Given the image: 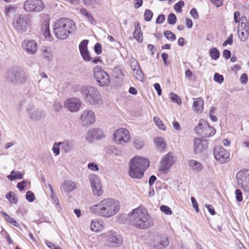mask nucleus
Here are the masks:
<instances>
[{
    "label": "nucleus",
    "mask_w": 249,
    "mask_h": 249,
    "mask_svg": "<svg viewBox=\"0 0 249 249\" xmlns=\"http://www.w3.org/2000/svg\"><path fill=\"white\" fill-rule=\"evenodd\" d=\"M160 209L161 212L166 214L169 215L172 213V210L168 206L162 205L160 206Z\"/></svg>",
    "instance_id": "nucleus-48"
},
{
    "label": "nucleus",
    "mask_w": 249,
    "mask_h": 249,
    "mask_svg": "<svg viewBox=\"0 0 249 249\" xmlns=\"http://www.w3.org/2000/svg\"><path fill=\"white\" fill-rule=\"evenodd\" d=\"M175 162L173 154L169 152L160 160V168L161 171L166 172L169 169Z\"/></svg>",
    "instance_id": "nucleus-16"
},
{
    "label": "nucleus",
    "mask_w": 249,
    "mask_h": 249,
    "mask_svg": "<svg viewBox=\"0 0 249 249\" xmlns=\"http://www.w3.org/2000/svg\"><path fill=\"white\" fill-rule=\"evenodd\" d=\"M23 7L26 12L38 13L44 9L45 4L41 0H27Z\"/></svg>",
    "instance_id": "nucleus-9"
},
{
    "label": "nucleus",
    "mask_w": 249,
    "mask_h": 249,
    "mask_svg": "<svg viewBox=\"0 0 249 249\" xmlns=\"http://www.w3.org/2000/svg\"><path fill=\"white\" fill-rule=\"evenodd\" d=\"M185 74L186 77L189 78L190 80H194L196 78L195 75L193 74L192 71L189 69L185 71Z\"/></svg>",
    "instance_id": "nucleus-51"
},
{
    "label": "nucleus",
    "mask_w": 249,
    "mask_h": 249,
    "mask_svg": "<svg viewBox=\"0 0 249 249\" xmlns=\"http://www.w3.org/2000/svg\"><path fill=\"white\" fill-rule=\"evenodd\" d=\"M62 108V104L59 102H55L53 105V109L56 111L58 112Z\"/></svg>",
    "instance_id": "nucleus-59"
},
{
    "label": "nucleus",
    "mask_w": 249,
    "mask_h": 249,
    "mask_svg": "<svg viewBox=\"0 0 249 249\" xmlns=\"http://www.w3.org/2000/svg\"><path fill=\"white\" fill-rule=\"evenodd\" d=\"M7 178L10 180L12 181L16 179H22L23 178V175L19 171L12 170L10 173V175H8Z\"/></svg>",
    "instance_id": "nucleus-32"
},
{
    "label": "nucleus",
    "mask_w": 249,
    "mask_h": 249,
    "mask_svg": "<svg viewBox=\"0 0 249 249\" xmlns=\"http://www.w3.org/2000/svg\"><path fill=\"white\" fill-rule=\"evenodd\" d=\"M164 36L168 40L174 41L176 39V36L170 31H165L164 32Z\"/></svg>",
    "instance_id": "nucleus-42"
},
{
    "label": "nucleus",
    "mask_w": 249,
    "mask_h": 249,
    "mask_svg": "<svg viewBox=\"0 0 249 249\" xmlns=\"http://www.w3.org/2000/svg\"><path fill=\"white\" fill-rule=\"evenodd\" d=\"M93 76L99 86H108L110 83L109 75L101 67L97 66L93 69Z\"/></svg>",
    "instance_id": "nucleus-7"
},
{
    "label": "nucleus",
    "mask_w": 249,
    "mask_h": 249,
    "mask_svg": "<svg viewBox=\"0 0 249 249\" xmlns=\"http://www.w3.org/2000/svg\"><path fill=\"white\" fill-rule=\"evenodd\" d=\"M210 55L212 59L217 60L219 57L220 53L217 48H212L210 50Z\"/></svg>",
    "instance_id": "nucleus-35"
},
{
    "label": "nucleus",
    "mask_w": 249,
    "mask_h": 249,
    "mask_svg": "<svg viewBox=\"0 0 249 249\" xmlns=\"http://www.w3.org/2000/svg\"><path fill=\"white\" fill-rule=\"evenodd\" d=\"M236 199L238 202H241L243 200L242 192L239 189H237L235 192Z\"/></svg>",
    "instance_id": "nucleus-50"
},
{
    "label": "nucleus",
    "mask_w": 249,
    "mask_h": 249,
    "mask_svg": "<svg viewBox=\"0 0 249 249\" xmlns=\"http://www.w3.org/2000/svg\"><path fill=\"white\" fill-rule=\"evenodd\" d=\"M205 206L208 209V210L211 214L213 215L215 214L214 209L213 206L210 204H205Z\"/></svg>",
    "instance_id": "nucleus-61"
},
{
    "label": "nucleus",
    "mask_w": 249,
    "mask_h": 249,
    "mask_svg": "<svg viewBox=\"0 0 249 249\" xmlns=\"http://www.w3.org/2000/svg\"><path fill=\"white\" fill-rule=\"evenodd\" d=\"M213 80L215 82L221 84L224 81V77L218 73H215L214 75Z\"/></svg>",
    "instance_id": "nucleus-47"
},
{
    "label": "nucleus",
    "mask_w": 249,
    "mask_h": 249,
    "mask_svg": "<svg viewBox=\"0 0 249 249\" xmlns=\"http://www.w3.org/2000/svg\"><path fill=\"white\" fill-rule=\"evenodd\" d=\"M204 101L200 98H198L197 100L193 103V108L196 111H200L203 108Z\"/></svg>",
    "instance_id": "nucleus-33"
},
{
    "label": "nucleus",
    "mask_w": 249,
    "mask_h": 249,
    "mask_svg": "<svg viewBox=\"0 0 249 249\" xmlns=\"http://www.w3.org/2000/svg\"><path fill=\"white\" fill-rule=\"evenodd\" d=\"M134 74L137 79L140 81L142 80L143 78V75L141 70L139 69L136 70V72Z\"/></svg>",
    "instance_id": "nucleus-49"
},
{
    "label": "nucleus",
    "mask_w": 249,
    "mask_h": 249,
    "mask_svg": "<svg viewBox=\"0 0 249 249\" xmlns=\"http://www.w3.org/2000/svg\"><path fill=\"white\" fill-rule=\"evenodd\" d=\"M154 121L160 129L162 130H165L166 129V126L159 118L155 117L154 118Z\"/></svg>",
    "instance_id": "nucleus-41"
},
{
    "label": "nucleus",
    "mask_w": 249,
    "mask_h": 249,
    "mask_svg": "<svg viewBox=\"0 0 249 249\" xmlns=\"http://www.w3.org/2000/svg\"><path fill=\"white\" fill-rule=\"evenodd\" d=\"M89 40L84 39L82 40L79 45V49L82 58L85 61H89L91 58L90 56L89 52L88 50V44Z\"/></svg>",
    "instance_id": "nucleus-21"
},
{
    "label": "nucleus",
    "mask_w": 249,
    "mask_h": 249,
    "mask_svg": "<svg viewBox=\"0 0 249 249\" xmlns=\"http://www.w3.org/2000/svg\"><path fill=\"white\" fill-rule=\"evenodd\" d=\"M184 5V2L183 0H180L174 5V9L178 13L182 12V7Z\"/></svg>",
    "instance_id": "nucleus-45"
},
{
    "label": "nucleus",
    "mask_w": 249,
    "mask_h": 249,
    "mask_svg": "<svg viewBox=\"0 0 249 249\" xmlns=\"http://www.w3.org/2000/svg\"><path fill=\"white\" fill-rule=\"evenodd\" d=\"M129 214H131V224L137 228L145 229L151 226L152 220L145 209L138 207L134 209Z\"/></svg>",
    "instance_id": "nucleus-3"
},
{
    "label": "nucleus",
    "mask_w": 249,
    "mask_h": 249,
    "mask_svg": "<svg viewBox=\"0 0 249 249\" xmlns=\"http://www.w3.org/2000/svg\"><path fill=\"white\" fill-rule=\"evenodd\" d=\"M59 145L61 146V148L63 149L66 153L70 152L73 147L72 142L68 140L59 142Z\"/></svg>",
    "instance_id": "nucleus-31"
},
{
    "label": "nucleus",
    "mask_w": 249,
    "mask_h": 249,
    "mask_svg": "<svg viewBox=\"0 0 249 249\" xmlns=\"http://www.w3.org/2000/svg\"><path fill=\"white\" fill-rule=\"evenodd\" d=\"M5 220L16 227H18L19 226V224L17 222L16 220L10 216L7 217Z\"/></svg>",
    "instance_id": "nucleus-53"
},
{
    "label": "nucleus",
    "mask_w": 249,
    "mask_h": 249,
    "mask_svg": "<svg viewBox=\"0 0 249 249\" xmlns=\"http://www.w3.org/2000/svg\"><path fill=\"white\" fill-rule=\"evenodd\" d=\"M134 25L135 30L133 33V36L139 42L142 43L143 41V36L140 23L139 22H136Z\"/></svg>",
    "instance_id": "nucleus-25"
},
{
    "label": "nucleus",
    "mask_w": 249,
    "mask_h": 249,
    "mask_svg": "<svg viewBox=\"0 0 249 249\" xmlns=\"http://www.w3.org/2000/svg\"><path fill=\"white\" fill-rule=\"evenodd\" d=\"M100 224L99 222L97 221H92L91 222L90 224V229L91 230L97 232L100 230Z\"/></svg>",
    "instance_id": "nucleus-39"
},
{
    "label": "nucleus",
    "mask_w": 249,
    "mask_h": 249,
    "mask_svg": "<svg viewBox=\"0 0 249 249\" xmlns=\"http://www.w3.org/2000/svg\"><path fill=\"white\" fill-rule=\"evenodd\" d=\"M41 31L42 35L45 38L50 37L51 33L50 31L49 23L48 21H44L41 26Z\"/></svg>",
    "instance_id": "nucleus-29"
},
{
    "label": "nucleus",
    "mask_w": 249,
    "mask_h": 249,
    "mask_svg": "<svg viewBox=\"0 0 249 249\" xmlns=\"http://www.w3.org/2000/svg\"><path fill=\"white\" fill-rule=\"evenodd\" d=\"M31 119L35 121H40L43 119L45 116L46 114L44 111L41 110H35L29 113Z\"/></svg>",
    "instance_id": "nucleus-26"
},
{
    "label": "nucleus",
    "mask_w": 249,
    "mask_h": 249,
    "mask_svg": "<svg viewBox=\"0 0 249 249\" xmlns=\"http://www.w3.org/2000/svg\"><path fill=\"white\" fill-rule=\"evenodd\" d=\"M177 17L174 13H170L167 17L168 23L170 25H174L177 22Z\"/></svg>",
    "instance_id": "nucleus-43"
},
{
    "label": "nucleus",
    "mask_w": 249,
    "mask_h": 249,
    "mask_svg": "<svg viewBox=\"0 0 249 249\" xmlns=\"http://www.w3.org/2000/svg\"><path fill=\"white\" fill-rule=\"evenodd\" d=\"M194 130L198 136L203 138L213 136L215 133L214 128L211 126L207 122L203 120L199 121L198 124L195 127Z\"/></svg>",
    "instance_id": "nucleus-6"
},
{
    "label": "nucleus",
    "mask_w": 249,
    "mask_h": 249,
    "mask_svg": "<svg viewBox=\"0 0 249 249\" xmlns=\"http://www.w3.org/2000/svg\"><path fill=\"white\" fill-rule=\"evenodd\" d=\"M81 102L77 98L68 99L64 103V107L71 112H77L81 107Z\"/></svg>",
    "instance_id": "nucleus-19"
},
{
    "label": "nucleus",
    "mask_w": 249,
    "mask_h": 249,
    "mask_svg": "<svg viewBox=\"0 0 249 249\" xmlns=\"http://www.w3.org/2000/svg\"><path fill=\"white\" fill-rule=\"evenodd\" d=\"M80 13L83 16L85 17L91 24L93 25H95L96 24V21L94 20L92 15L89 13L86 9H81L80 10Z\"/></svg>",
    "instance_id": "nucleus-30"
},
{
    "label": "nucleus",
    "mask_w": 249,
    "mask_h": 249,
    "mask_svg": "<svg viewBox=\"0 0 249 249\" xmlns=\"http://www.w3.org/2000/svg\"><path fill=\"white\" fill-rule=\"evenodd\" d=\"M21 46L23 49L30 54H34L37 52V44L34 40H25L23 41Z\"/></svg>",
    "instance_id": "nucleus-20"
},
{
    "label": "nucleus",
    "mask_w": 249,
    "mask_h": 249,
    "mask_svg": "<svg viewBox=\"0 0 249 249\" xmlns=\"http://www.w3.org/2000/svg\"><path fill=\"white\" fill-rule=\"evenodd\" d=\"M209 145L208 140L200 138L194 139V152L196 154H200L207 149Z\"/></svg>",
    "instance_id": "nucleus-17"
},
{
    "label": "nucleus",
    "mask_w": 249,
    "mask_h": 249,
    "mask_svg": "<svg viewBox=\"0 0 249 249\" xmlns=\"http://www.w3.org/2000/svg\"><path fill=\"white\" fill-rule=\"evenodd\" d=\"M238 37L241 41H246L249 36V32L247 30L242 31L241 32H238Z\"/></svg>",
    "instance_id": "nucleus-36"
},
{
    "label": "nucleus",
    "mask_w": 249,
    "mask_h": 249,
    "mask_svg": "<svg viewBox=\"0 0 249 249\" xmlns=\"http://www.w3.org/2000/svg\"><path fill=\"white\" fill-rule=\"evenodd\" d=\"M237 184L247 193H249V170H241L236 174Z\"/></svg>",
    "instance_id": "nucleus-8"
},
{
    "label": "nucleus",
    "mask_w": 249,
    "mask_h": 249,
    "mask_svg": "<svg viewBox=\"0 0 249 249\" xmlns=\"http://www.w3.org/2000/svg\"><path fill=\"white\" fill-rule=\"evenodd\" d=\"M190 14L192 17L195 19H198L199 18V15L197 11L195 8H193L190 11Z\"/></svg>",
    "instance_id": "nucleus-60"
},
{
    "label": "nucleus",
    "mask_w": 249,
    "mask_h": 249,
    "mask_svg": "<svg viewBox=\"0 0 249 249\" xmlns=\"http://www.w3.org/2000/svg\"><path fill=\"white\" fill-rule=\"evenodd\" d=\"M169 97L173 102L176 103L178 105H180L181 104V100L177 94L173 92H171L169 94Z\"/></svg>",
    "instance_id": "nucleus-40"
},
{
    "label": "nucleus",
    "mask_w": 249,
    "mask_h": 249,
    "mask_svg": "<svg viewBox=\"0 0 249 249\" xmlns=\"http://www.w3.org/2000/svg\"><path fill=\"white\" fill-rule=\"evenodd\" d=\"M6 197L10 203L16 204L18 202V198L14 196V193L12 192H9L6 195Z\"/></svg>",
    "instance_id": "nucleus-38"
},
{
    "label": "nucleus",
    "mask_w": 249,
    "mask_h": 249,
    "mask_svg": "<svg viewBox=\"0 0 249 249\" xmlns=\"http://www.w3.org/2000/svg\"><path fill=\"white\" fill-rule=\"evenodd\" d=\"M134 147L137 149H141L144 145L143 141L140 138H135L133 142Z\"/></svg>",
    "instance_id": "nucleus-37"
},
{
    "label": "nucleus",
    "mask_w": 249,
    "mask_h": 249,
    "mask_svg": "<svg viewBox=\"0 0 249 249\" xmlns=\"http://www.w3.org/2000/svg\"><path fill=\"white\" fill-rule=\"evenodd\" d=\"M94 50L95 52L97 54H99L102 53V47L101 45L99 43H96L94 46Z\"/></svg>",
    "instance_id": "nucleus-57"
},
{
    "label": "nucleus",
    "mask_w": 249,
    "mask_h": 249,
    "mask_svg": "<svg viewBox=\"0 0 249 249\" xmlns=\"http://www.w3.org/2000/svg\"><path fill=\"white\" fill-rule=\"evenodd\" d=\"M188 164L193 170L196 172H200L202 170L203 167L200 162L195 160H191L188 161Z\"/></svg>",
    "instance_id": "nucleus-28"
},
{
    "label": "nucleus",
    "mask_w": 249,
    "mask_h": 249,
    "mask_svg": "<svg viewBox=\"0 0 249 249\" xmlns=\"http://www.w3.org/2000/svg\"><path fill=\"white\" fill-rule=\"evenodd\" d=\"M114 141L118 144L124 145L130 142V136L129 131L124 128H120L115 131L113 134Z\"/></svg>",
    "instance_id": "nucleus-10"
},
{
    "label": "nucleus",
    "mask_w": 249,
    "mask_h": 249,
    "mask_svg": "<svg viewBox=\"0 0 249 249\" xmlns=\"http://www.w3.org/2000/svg\"><path fill=\"white\" fill-rule=\"evenodd\" d=\"M139 162V164H137V167L146 170L149 166V161L147 159L141 157H135L130 161V163H133V162Z\"/></svg>",
    "instance_id": "nucleus-23"
},
{
    "label": "nucleus",
    "mask_w": 249,
    "mask_h": 249,
    "mask_svg": "<svg viewBox=\"0 0 249 249\" xmlns=\"http://www.w3.org/2000/svg\"><path fill=\"white\" fill-rule=\"evenodd\" d=\"M216 160L220 163L227 162L230 160V153L221 146H216L213 149Z\"/></svg>",
    "instance_id": "nucleus-11"
},
{
    "label": "nucleus",
    "mask_w": 249,
    "mask_h": 249,
    "mask_svg": "<svg viewBox=\"0 0 249 249\" xmlns=\"http://www.w3.org/2000/svg\"><path fill=\"white\" fill-rule=\"evenodd\" d=\"M155 143L159 149L162 150L166 146L164 140L161 137H157L154 140Z\"/></svg>",
    "instance_id": "nucleus-34"
},
{
    "label": "nucleus",
    "mask_w": 249,
    "mask_h": 249,
    "mask_svg": "<svg viewBox=\"0 0 249 249\" xmlns=\"http://www.w3.org/2000/svg\"><path fill=\"white\" fill-rule=\"evenodd\" d=\"M169 244L168 237L166 236L157 237L153 242V247L155 249H163Z\"/></svg>",
    "instance_id": "nucleus-22"
},
{
    "label": "nucleus",
    "mask_w": 249,
    "mask_h": 249,
    "mask_svg": "<svg viewBox=\"0 0 249 249\" xmlns=\"http://www.w3.org/2000/svg\"><path fill=\"white\" fill-rule=\"evenodd\" d=\"M51 197L53 200V203L55 204L56 205H59V200L57 196L55 195L54 192H51Z\"/></svg>",
    "instance_id": "nucleus-62"
},
{
    "label": "nucleus",
    "mask_w": 249,
    "mask_h": 249,
    "mask_svg": "<svg viewBox=\"0 0 249 249\" xmlns=\"http://www.w3.org/2000/svg\"><path fill=\"white\" fill-rule=\"evenodd\" d=\"M191 201L194 208L195 209L196 212H198V205L196 200L194 197H191Z\"/></svg>",
    "instance_id": "nucleus-58"
},
{
    "label": "nucleus",
    "mask_w": 249,
    "mask_h": 249,
    "mask_svg": "<svg viewBox=\"0 0 249 249\" xmlns=\"http://www.w3.org/2000/svg\"><path fill=\"white\" fill-rule=\"evenodd\" d=\"M155 89L157 90L158 95L160 96L162 93V90L160 86L159 83H155L154 85Z\"/></svg>",
    "instance_id": "nucleus-64"
},
{
    "label": "nucleus",
    "mask_w": 249,
    "mask_h": 249,
    "mask_svg": "<svg viewBox=\"0 0 249 249\" xmlns=\"http://www.w3.org/2000/svg\"><path fill=\"white\" fill-rule=\"evenodd\" d=\"M120 209L119 202L111 198H105L89 208L92 213L106 218L114 215L119 211Z\"/></svg>",
    "instance_id": "nucleus-1"
},
{
    "label": "nucleus",
    "mask_w": 249,
    "mask_h": 249,
    "mask_svg": "<svg viewBox=\"0 0 249 249\" xmlns=\"http://www.w3.org/2000/svg\"><path fill=\"white\" fill-rule=\"evenodd\" d=\"M80 92L85 100L90 105L99 107L103 104L101 93L96 88L92 86H85L81 88Z\"/></svg>",
    "instance_id": "nucleus-4"
},
{
    "label": "nucleus",
    "mask_w": 249,
    "mask_h": 249,
    "mask_svg": "<svg viewBox=\"0 0 249 249\" xmlns=\"http://www.w3.org/2000/svg\"><path fill=\"white\" fill-rule=\"evenodd\" d=\"M65 192H70L75 189L76 184L71 180H65L62 185Z\"/></svg>",
    "instance_id": "nucleus-27"
},
{
    "label": "nucleus",
    "mask_w": 249,
    "mask_h": 249,
    "mask_svg": "<svg viewBox=\"0 0 249 249\" xmlns=\"http://www.w3.org/2000/svg\"><path fill=\"white\" fill-rule=\"evenodd\" d=\"M139 162H133V163H129V170L128 173L129 176L132 178H141L143 177L145 169L137 167V164H139Z\"/></svg>",
    "instance_id": "nucleus-18"
},
{
    "label": "nucleus",
    "mask_w": 249,
    "mask_h": 249,
    "mask_svg": "<svg viewBox=\"0 0 249 249\" xmlns=\"http://www.w3.org/2000/svg\"><path fill=\"white\" fill-rule=\"evenodd\" d=\"M165 19V17L163 14L160 15L156 19V23L157 24H161L162 23Z\"/></svg>",
    "instance_id": "nucleus-63"
},
{
    "label": "nucleus",
    "mask_w": 249,
    "mask_h": 249,
    "mask_svg": "<svg viewBox=\"0 0 249 249\" xmlns=\"http://www.w3.org/2000/svg\"><path fill=\"white\" fill-rule=\"evenodd\" d=\"M88 168L93 171H97L99 170L98 166L97 164L94 162H90L88 165Z\"/></svg>",
    "instance_id": "nucleus-55"
},
{
    "label": "nucleus",
    "mask_w": 249,
    "mask_h": 249,
    "mask_svg": "<svg viewBox=\"0 0 249 249\" xmlns=\"http://www.w3.org/2000/svg\"><path fill=\"white\" fill-rule=\"evenodd\" d=\"M6 78L11 83L16 85L24 84L27 80L25 71L18 67L9 70L6 73Z\"/></svg>",
    "instance_id": "nucleus-5"
},
{
    "label": "nucleus",
    "mask_w": 249,
    "mask_h": 249,
    "mask_svg": "<svg viewBox=\"0 0 249 249\" xmlns=\"http://www.w3.org/2000/svg\"><path fill=\"white\" fill-rule=\"evenodd\" d=\"M80 118L83 125L92 124L96 121L95 114L94 112L90 109H85L83 111Z\"/></svg>",
    "instance_id": "nucleus-15"
},
{
    "label": "nucleus",
    "mask_w": 249,
    "mask_h": 249,
    "mask_svg": "<svg viewBox=\"0 0 249 249\" xmlns=\"http://www.w3.org/2000/svg\"><path fill=\"white\" fill-rule=\"evenodd\" d=\"M41 56L47 62L53 60V54L51 48L47 46H43L41 48Z\"/></svg>",
    "instance_id": "nucleus-24"
},
{
    "label": "nucleus",
    "mask_w": 249,
    "mask_h": 249,
    "mask_svg": "<svg viewBox=\"0 0 249 249\" xmlns=\"http://www.w3.org/2000/svg\"><path fill=\"white\" fill-rule=\"evenodd\" d=\"M153 12L149 9H146L144 12V18L146 21H149L152 18Z\"/></svg>",
    "instance_id": "nucleus-44"
},
{
    "label": "nucleus",
    "mask_w": 249,
    "mask_h": 249,
    "mask_svg": "<svg viewBox=\"0 0 249 249\" xmlns=\"http://www.w3.org/2000/svg\"><path fill=\"white\" fill-rule=\"evenodd\" d=\"M53 33L60 39L67 38L76 30L74 22L70 18H62L56 20L53 24Z\"/></svg>",
    "instance_id": "nucleus-2"
},
{
    "label": "nucleus",
    "mask_w": 249,
    "mask_h": 249,
    "mask_svg": "<svg viewBox=\"0 0 249 249\" xmlns=\"http://www.w3.org/2000/svg\"><path fill=\"white\" fill-rule=\"evenodd\" d=\"M27 183L28 181L27 180H23L18 183L17 187L19 191H22L25 188Z\"/></svg>",
    "instance_id": "nucleus-54"
},
{
    "label": "nucleus",
    "mask_w": 249,
    "mask_h": 249,
    "mask_svg": "<svg viewBox=\"0 0 249 249\" xmlns=\"http://www.w3.org/2000/svg\"><path fill=\"white\" fill-rule=\"evenodd\" d=\"M233 36L231 34L228 37L227 40L223 43V46H226L228 44L231 45L233 43Z\"/></svg>",
    "instance_id": "nucleus-56"
},
{
    "label": "nucleus",
    "mask_w": 249,
    "mask_h": 249,
    "mask_svg": "<svg viewBox=\"0 0 249 249\" xmlns=\"http://www.w3.org/2000/svg\"><path fill=\"white\" fill-rule=\"evenodd\" d=\"M14 28L19 33H23L27 30V23L25 16L22 14H16L13 21Z\"/></svg>",
    "instance_id": "nucleus-12"
},
{
    "label": "nucleus",
    "mask_w": 249,
    "mask_h": 249,
    "mask_svg": "<svg viewBox=\"0 0 249 249\" xmlns=\"http://www.w3.org/2000/svg\"><path fill=\"white\" fill-rule=\"evenodd\" d=\"M26 198L30 202L34 201L35 199L34 194L30 191H27L26 194Z\"/></svg>",
    "instance_id": "nucleus-46"
},
{
    "label": "nucleus",
    "mask_w": 249,
    "mask_h": 249,
    "mask_svg": "<svg viewBox=\"0 0 249 249\" xmlns=\"http://www.w3.org/2000/svg\"><path fill=\"white\" fill-rule=\"evenodd\" d=\"M89 182L93 195L97 196H102L103 190L102 189V185L99 178L96 175H91L89 178Z\"/></svg>",
    "instance_id": "nucleus-13"
},
{
    "label": "nucleus",
    "mask_w": 249,
    "mask_h": 249,
    "mask_svg": "<svg viewBox=\"0 0 249 249\" xmlns=\"http://www.w3.org/2000/svg\"><path fill=\"white\" fill-rule=\"evenodd\" d=\"M123 238L118 233L110 231L107 233V244L111 247H118L123 243Z\"/></svg>",
    "instance_id": "nucleus-14"
},
{
    "label": "nucleus",
    "mask_w": 249,
    "mask_h": 249,
    "mask_svg": "<svg viewBox=\"0 0 249 249\" xmlns=\"http://www.w3.org/2000/svg\"><path fill=\"white\" fill-rule=\"evenodd\" d=\"M131 65L133 71H135L138 69H140L139 63L138 61L135 59H133L131 60Z\"/></svg>",
    "instance_id": "nucleus-52"
}]
</instances>
